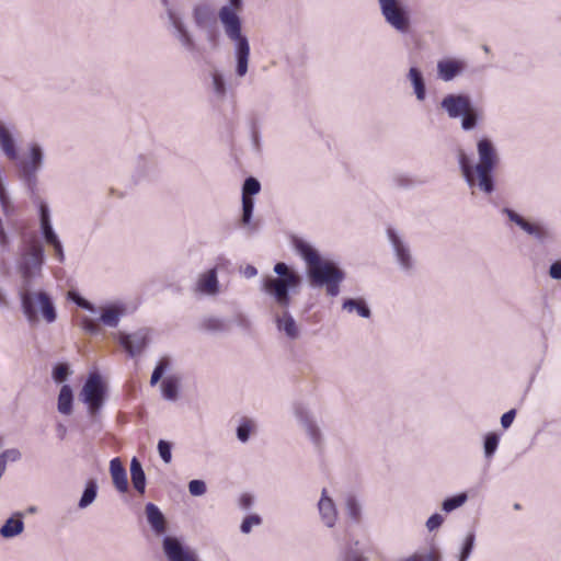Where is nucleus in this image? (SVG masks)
I'll return each mask as SVG.
<instances>
[{
    "label": "nucleus",
    "instance_id": "1",
    "mask_svg": "<svg viewBox=\"0 0 561 561\" xmlns=\"http://www.w3.org/2000/svg\"><path fill=\"white\" fill-rule=\"evenodd\" d=\"M273 270L277 277H265L262 282V290L283 310L275 316L277 330L288 339L297 340L300 336V330L288 308L291 304L290 293H295L300 286L301 276L284 262L276 263Z\"/></svg>",
    "mask_w": 561,
    "mask_h": 561
},
{
    "label": "nucleus",
    "instance_id": "2",
    "mask_svg": "<svg viewBox=\"0 0 561 561\" xmlns=\"http://www.w3.org/2000/svg\"><path fill=\"white\" fill-rule=\"evenodd\" d=\"M478 162L472 163L469 156L459 150L457 160L465 182L471 190H479L485 195L495 191L494 170L500 157L494 142L489 137H481L477 141Z\"/></svg>",
    "mask_w": 561,
    "mask_h": 561
},
{
    "label": "nucleus",
    "instance_id": "3",
    "mask_svg": "<svg viewBox=\"0 0 561 561\" xmlns=\"http://www.w3.org/2000/svg\"><path fill=\"white\" fill-rule=\"evenodd\" d=\"M291 244L296 253L307 264V275L310 285L314 288L325 287L330 297L340 294V285L345 278V273L331 260L322 259L318 250L307 240L293 237Z\"/></svg>",
    "mask_w": 561,
    "mask_h": 561
},
{
    "label": "nucleus",
    "instance_id": "4",
    "mask_svg": "<svg viewBox=\"0 0 561 561\" xmlns=\"http://www.w3.org/2000/svg\"><path fill=\"white\" fill-rule=\"evenodd\" d=\"M243 0H228L218 10V20L226 38L233 44L234 75L238 79L249 72L251 47L248 36L243 33L241 12Z\"/></svg>",
    "mask_w": 561,
    "mask_h": 561
},
{
    "label": "nucleus",
    "instance_id": "5",
    "mask_svg": "<svg viewBox=\"0 0 561 561\" xmlns=\"http://www.w3.org/2000/svg\"><path fill=\"white\" fill-rule=\"evenodd\" d=\"M23 314L32 325L41 320L53 323L57 319L56 306L53 298L44 290H32L31 287H21L19 291Z\"/></svg>",
    "mask_w": 561,
    "mask_h": 561
},
{
    "label": "nucleus",
    "instance_id": "6",
    "mask_svg": "<svg viewBox=\"0 0 561 561\" xmlns=\"http://www.w3.org/2000/svg\"><path fill=\"white\" fill-rule=\"evenodd\" d=\"M440 108L451 119L461 118V128L465 131L473 130L481 121V115L468 94H446L440 101Z\"/></svg>",
    "mask_w": 561,
    "mask_h": 561
},
{
    "label": "nucleus",
    "instance_id": "7",
    "mask_svg": "<svg viewBox=\"0 0 561 561\" xmlns=\"http://www.w3.org/2000/svg\"><path fill=\"white\" fill-rule=\"evenodd\" d=\"M44 160L43 148L38 144H31L27 153L16 162L18 176L31 196L37 193L38 173Z\"/></svg>",
    "mask_w": 561,
    "mask_h": 561
},
{
    "label": "nucleus",
    "instance_id": "8",
    "mask_svg": "<svg viewBox=\"0 0 561 561\" xmlns=\"http://www.w3.org/2000/svg\"><path fill=\"white\" fill-rule=\"evenodd\" d=\"M105 398L106 386L102 377L96 373L90 374L79 392V400L87 405V412L92 423L99 422Z\"/></svg>",
    "mask_w": 561,
    "mask_h": 561
},
{
    "label": "nucleus",
    "instance_id": "9",
    "mask_svg": "<svg viewBox=\"0 0 561 561\" xmlns=\"http://www.w3.org/2000/svg\"><path fill=\"white\" fill-rule=\"evenodd\" d=\"M380 13L385 22L400 34L411 30V13L403 0H378Z\"/></svg>",
    "mask_w": 561,
    "mask_h": 561
},
{
    "label": "nucleus",
    "instance_id": "10",
    "mask_svg": "<svg viewBox=\"0 0 561 561\" xmlns=\"http://www.w3.org/2000/svg\"><path fill=\"white\" fill-rule=\"evenodd\" d=\"M44 248L38 242L30 243L21 254L18 268L22 277L21 287H31L33 278L41 272L44 264Z\"/></svg>",
    "mask_w": 561,
    "mask_h": 561
},
{
    "label": "nucleus",
    "instance_id": "11",
    "mask_svg": "<svg viewBox=\"0 0 561 561\" xmlns=\"http://www.w3.org/2000/svg\"><path fill=\"white\" fill-rule=\"evenodd\" d=\"M502 213L505 214L510 221L518 226L525 233L533 237L538 243L545 244L554 239L552 229L542 221H530L517 214L511 208H503Z\"/></svg>",
    "mask_w": 561,
    "mask_h": 561
},
{
    "label": "nucleus",
    "instance_id": "12",
    "mask_svg": "<svg viewBox=\"0 0 561 561\" xmlns=\"http://www.w3.org/2000/svg\"><path fill=\"white\" fill-rule=\"evenodd\" d=\"M386 233L398 266L401 271L411 273L415 268L416 261L409 242L394 228H387Z\"/></svg>",
    "mask_w": 561,
    "mask_h": 561
},
{
    "label": "nucleus",
    "instance_id": "13",
    "mask_svg": "<svg viewBox=\"0 0 561 561\" xmlns=\"http://www.w3.org/2000/svg\"><path fill=\"white\" fill-rule=\"evenodd\" d=\"M293 413L297 423L305 431L310 442L317 448L321 447L323 443L322 432L308 405L304 402H295L293 404Z\"/></svg>",
    "mask_w": 561,
    "mask_h": 561
},
{
    "label": "nucleus",
    "instance_id": "14",
    "mask_svg": "<svg viewBox=\"0 0 561 561\" xmlns=\"http://www.w3.org/2000/svg\"><path fill=\"white\" fill-rule=\"evenodd\" d=\"M165 8L169 23L172 27L173 36L179 41L181 46L187 51L196 50V42L186 26L183 18L173 8H171L168 0H162Z\"/></svg>",
    "mask_w": 561,
    "mask_h": 561
},
{
    "label": "nucleus",
    "instance_id": "15",
    "mask_svg": "<svg viewBox=\"0 0 561 561\" xmlns=\"http://www.w3.org/2000/svg\"><path fill=\"white\" fill-rule=\"evenodd\" d=\"M116 339L130 357H136L148 346L150 335L148 329H139L133 333L119 332Z\"/></svg>",
    "mask_w": 561,
    "mask_h": 561
},
{
    "label": "nucleus",
    "instance_id": "16",
    "mask_svg": "<svg viewBox=\"0 0 561 561\" xmlns=\"http://www.w3.org/2000/svg\"><path fill=\"white\" fill-rule=\"evenodd\" d=\"M194 291L207 297H215L221 293L217 266H214L197 276L194 285Z\"/></svg>",
    "mask_w": 561,
    "mask_h": 561
},
{
    "label": "nucleus",
    "instance_id": "17",
    "mask_svg": "<svg viewBox=\"0 0 561 561\" xmlns=\"http://www.w3.org/2000/svg\"><path fill=\"white\" fill-rule=\"evenodd\" d=\"M467 61L460 58H444L437 61L436 71L439 80L450 82L467 69Z\"/></svg>",
    "mask_w": 561,
    "mask_h": 561
},
{
    "label": "nucleus",
    "instance_id": "18",
    "mask_svg": "<svg viewBox=\"0 0 561 561\" xmlns=\"http://www.w3.org/2000/svg\"><path fill=\"white\" fill-rule=\"evenodd\" d=\"M163 550L169 561H197L196 554L186 550L174 537L163 539Z\"/></svg>",
    "mask_w": 561,
    "mask_h": 561
},
{
    "label": "nucleus",
    "instance_id": "19",
    "mask_svg": "<svg viewBox=\"0 0 561 561\" xmlns=\"http://www.w3.org/2000/svg\"><path fill=\"white\" fill-rule=\"evenodd\" d=\"M0 148L9 160H18V145L13 127L2 121H0Z\"/></svg>",
    "mask_w": 561,
    "mask_h": 561
},
{
    "label": "nucleus",
    "instance_id": "20",
    "mask_svg": "<svg viewBox=\"0 0 561 561\" xmlns=\"http://www.w3.org/2000/svg\"><path fill=\"white\" fill-rule=\"evenodd\" d=\"M318 510L322 523L329 528L334 527L337 520V510L334 501L328 495L327 489L321 492Z\"/></svg>",
    "mask_w": 561,
    "mask_h": 561
},
{
    "label": "nucleus",
    "instance_id": "21",
    "mask_svg": "<svg viewBox=\"0 0 561 561\" xmlns=\"http://www.w3.org/2000/svg\"><path fill=\"white\" fill-rule=\"evenodd\" d=\"M100 321L108 328H116L121 318L126 314V307L123 304H112L98 309Z\"/></svg>",
    "mask_w": 561,
    "mask_h": 561
},
{
    "label": "nucleus",
    "instance_id": "22",
    "mask_svg": "<svg viewBox=\"0 0 561 561\" xmlns=\"http://www.w3.org/2000/svg\"><path fill=\"white\" fill-rule=\"evenodd\" d=\"M407 79L409 80L413 94L419 102H424L427 96L426 83L422 70L417 67H410Z\"/></svg>",
    "mask_w": 561,
    "mask_h": 561
},
{
    "label": "nucleus",
    "instance_id": "23",
    "mask_svg": "<svg viewBox=\"0 0 561 561\" xmlns=\"http://www.w3.org/2000/svg\"><path fill=\"white\" fill-rule=\"evenodd\" d=\"M110 472L115 488L124 493L128 490V480L126 470L119 458L110 461Z\"/></svg>",
    "mask_w": 561,
    "mask_h": 561
},
{
    "label": "nucleus",
    "instance_id": "24",
    "mask_svg": "<svg viewBox=\"0 0 561 561\" xmlns=\"http://www.w3.org/2000/svg\"><path fill=\"white\" fill-rule=\"evenodd\" d=\"M145 512H146L147 520L150 524L152 530L157 535L163 534L167 529V526H165V518H164L162 512L160 511V508L153 503H148V504H146Z\"/></svg>",
    "mask_w": 561,
    "mask_h": 561
},
{
    "label": "nucleus",
    "instance_id": "25",
    "mask_svg": "<svg viewBox=\"0 0 561 561\" xmlns=\"http://www.w3.org/2000/svg\"><path fill=\"white\" fill-rule=\"evenodd\" d=\"M192 16L196 27L199 30H204L215 22L214 12L206 3L194 5Z\"/></svg>",
    "mask_w": 561,
    "mask_h": 561
},
{
    "label": "nucleus",
    "instance_id": "26",
    "mask_svg": "<svg viewBox=\"0 0 561 561\" xmlns=\"http://www.w3.org/2000/svg\"><path fill=\"white\" fill-rule=\"evenodd\" d=\"M130 479L134 489L142 494L146 489V474L140 461L136 457L130 461Z\"/></svg>",
    "mask_w": 561,
    "mask_h": 561
},
{
    "label": "nucleus",
    "instance_id": "27",
    "mask_svg": "<svg viewBox=\"0 0 561 561\" xmlns=\"http://www.w3.org/2000/svg\"><path fill=\"white\" fill-rule=\"evenodd\" d=\"M73 392L69 385H64L58 394L57 410L59 413L69 415L72 413Z\"/></svg>",
    "mask_w": 561,
    "mask_h": 561
},
{
    "label": "nucleus",
    "instance_id": "28",
    "mask_svg": "<svg viewBox=\"0 0 561 561\" xmlns=\"http://www.w3.org/2000/svg\"><path fill=\"white\" fill-rule=\"evenodd\" d=\"M342 308L348 312H356L359 317L365 318V319H367L371 316L370 308L368 307L366 301L362 298L345 299L342 305Z\"/></svg>",
    "mask_w": 561,
    "mask_h": 561
},
{
    "label": "nucleus",
    "instance_id": "29",
    "mask_svg": "<svg viewBox=\"0 0 561 561\" xmlns=\"http://www.w3.org/2000/svg\"><path fill=\"white\" fill-rule=\"evenodd\" d=\"M256 422L249 417H241L236 430L237 438L241 443H247L251 434L256 432Z\"/></svg>",
    "mask_w": 561,
    "mask_h": 561
},
{
    "label": "nucleus",
    "instance_id": "30",
    "mask_svg": "<svg viewBox=\"0 0 561 561\" xmlns=\"http://www.w3.org/2000/svg\"><path fill=\"white\" fill-rule=\"evenodd\" d=\"M201 328L211 333L226 332L229 330L228 322L219 317L209 316L201 321Z\"/></svg>",
    "mask_w": 561,
    "mask_h": 561
},
{
    "label": "nucleus",
    "instance_id": "31",
    "mask_svg": "<svg viewBox=\"0 0 561 561\" xmlns=\"http://www.w3.org/2000/svg\"><path fill=\"white\" fill-rule=\"evenodd\" d=\"M254 210V199L250 196H242V216L241 225L248 227L250 231H254L256 226L252 222Z\"/></svg>",
    "mask_w": 561,
    "mask_h": 561
},
{
    "label": "nucleus",
    "instance_id": "32",
    "mask_svg": "<svg viewBox=\"0 0 561 561\" xmlns=\"http://www.w3.org/2000/svg\"><path fill=\"white\" fill-rule=\"evenodd\" d=\"M24 529V523L21 518H9L0 528V535L3 538H13L20 535Z\"/></svg>",
    "mask_w": 561,
    "mask_h": 561
},
{
    "label": "nucleus",
    "instance_id": "33",
    "mask_svg": "<svg viewBox=\"0 0 561 561\" xmlns=\"http://www.w3.org/2000/svg\"><path fill=\"white\" fill-rule=\"evenodd\" d=\"M345 512L353 523L358 524L362 519V504L356 496L348 494L345 497Z\"/></svg>",
    "mask_w": 561,
    "mask_h": 561
},
{
    "label": "nucleus",
    "instance_id": "34",
    "mask_svg": "<svg viewBox=\"0 0 561 561\" xmlns=\"http://www.w3.org/2000/svg\"><path fill=\"white\" fill-rule=\"evenodd\" d=\"M153 170V162L144 157V156H140L137 158L136 162H135V174L134 176L136 178L137 181H141L142 179L147 178L151 171Z\"/></svg>",
    "mask_w": 561,
    "mask_h": 561
},
{
    "label": "nucleus",
    "instance_id": "35",
    "mask_svg": "<svg viewBox=\"0 0 561 561\" xmlns=\"http://www.w3.org/2000/svg\"><path fill=\"white\" fill-rule=\"evenodd\" d=\"M161 391L164 399L175 401L179 394V380L175 377H168L161 383Z\"/></svg>",
    "mask_w": 561,
    "mask_h": 561
},
{
    "label": "nucleus",
    "instance_id": "36",
    "mask_svg": "<svg viewBox=\"0 0 561 561\" xmlns=\"http://www.w3.org/2000/svg\"><path fill=\"white\" fill-rule=\"evenodd\" d=\"M474 543H476V534L473 531H469L465 536V538L461 542L460 550L457 556L458 561H468V559L470 558V556L473 551Z\"/></svg>",
    "mask_w": 561,
    "mask_h": 561
},
{
    "label": "nucleus",
    "instance_id": "37",
    "mask_svg": "<svg viewBox=\"0 0 561 561\" xmlns=\"http://www.w3.org/2000/svg\"><path fill=\"white\" fill-rule=\"evenodd\" d=\"M96 494H98V484L94 480H90L87 483L85 489L82 493V496L78 503L79 508H87L89 505H91L94 502Z\"/></svg>",
    "mask_w": 561,
    "mask_h": 561
},
{
    "label": "nucleus",
    "instance_id": "38",
    "mask_svg": "<svg viewBox=\"0 0 561 561\" xmlns=\"http://www.w3.org/2000/svg\"><path fill=\"white\" fill-rule=\"evenodd\" d=\"M468 500L466 492L458 493L454 496L447 497L442 503V510L446 513H450L460 506H462Z\"/></svg>",
    "mask_w": 561,
    "mask_h": 561
},
{
    "label": "nucleus",
    "instance_id": "39",
    "mask_svg": "<svg viewBox=\"0 0 561 561\" xmlns=\"http://www.w3.org/2000/svg\"><path fill=\"white\" fill-rule=\"evenodd\" d=\"M499 443L500 436L496 433L491 432L485 435L483 440V453L486 459H491L494 456L499 447Z\"/></svg>",
    "mask_w": 561,
    "mask_h": 561
},
{
    "label": "nucleus",
    "instance_id": "40",
    "mask_svg": "<svg viewBox=\"0 0 561 561\" xmlns=\"http://www.w3.org/2000/svg\"><path fill=\"white\" fill-rule=\"evenodd\" d=\"M0 208L2 211V215L10 219L18 215V205L13 201L10 193L8 195H4L3 197H0Z\"/></svg>",
    "mask_w": 561,
    "mask_h": 561
},
{
    "label": "nucleus",
    "instance_id": "41",
    "mask_svg": "<svg viewBox=\"0 0 561 561\" xmlns=\"http://www.w3.org/2000/svg\"><path fill=\"white\" fill-rule=\"evenodd\" d=\"M211 84H213L214 93L218 98L224 99L227 94V85H226L225 77L221 72L214 71L211 73Z\"/></svg>",
    "mask_w": 561,
    "mask_h": 561
},
{
    "label": "nucleus",
    "instance_id": "42",
    "mask_svg": "<svg viewBox=\"0 0 561 561\" xmlns=\"http://www.w3.org/2000/svg\"><path fill=\"white\" fill-rule=\"evenodd\" d=\"M261 191V183L253 176H249L245 179L242 186V196L253 197L259 194Z\"/></svg>",
    "mask_w": 561,
    "mask_h": 561
},
{
    "label": "nucleus",
    "instance_id": "43",
    "mask_svg": "<svg viewBox=\"0 0 561 561\" xmlns=\"http://www.w3.org/2000/svg\"><path fill=\"white\" fill-rule=\"evenodd\" d=\"M170 362L167 357L161 358L157 366L154 367L151 378H150V385L154 386L163 376V374L169 368Z\"/></svg>",
    "mask_w": 561,
    "mask_h": 561
},
{
    "label": "nucleus",
    "instance_id": "44",
    "mask_svg": "<svg viewBox=\"0 0 561 561\" xmlns=\"http://www.w3.org/2000/svg\"><path fill=\"white\" fill-rule=\"evenodd\" d=\"M262 524V518L257 514L248 515L243 518L240 525V531L242 534H250L254 526H259Z\"/></svg>",
    "mask_w": 561,
    "mask_h": 561
},
{
    "label": "nucleus",
    "instance_id": "45",
    "mask_svg": "<svg viewBox=\"0 0 561 561\" xmlns=\"http://www.w3.org/2000/svg\"><path fill=\"white\" fill-rule=\"evenodd\" d=\"M42 236L47 244L56 243L59 240L57 233L55 232L51 221L39 224Z\"/></svg>",
    "mask_w": 561,
    "mask_h": 561
},
{
    "label": "nucleus",
    "instance_id": "46",
    "mask_svg": "<svg viewBox=\"0 0 561 561\" xmlns=\"http://www.w3.org/2000/svg\"><path fill=\"white\" fill-rule=\"evenodd\" d=\"M70 375V369L67 364H58L53 369V379L60 383L64 382Z\"/></svg>",
    "mask_w": 561,
    "mask_h": 561
},
{
    "label": "nucleus",
    "instance_id": "47",
    "mask_svg": "<svg viewBox=\"0 0 561 561\" xmlns=\"http://www.w3.org/2000/svg\"><path fill=\"white\" fill-rule=\"evenodd\" d=\"M172 446L169 442L167 440H163V439H160L159 443H158V453H159V456L161 457V459L165 462V463H169L171 462V459H172Z\"/></svg>",
    "mask_w": 561,
    "mask_h": 561
},
{
    "label": "nucleus",
    "instance_id": "48",
    "mask_svg": "<svg viewBox=\"0 0 561 561\" xmlns=\"http://www.w3.org/2000/svg\"><path fill=\"white\" fill-rule=\"evenodd\" d=\"M188 491L193 496H202L206 493V483L203 480H192L188 483Z\"/></svg>",
    "mask_w": 561,
    "mask_h": 561
},
{
    "label": "nucleus",
    "instance_id": "49",
    "mask_svg": "<svg viewBox=\"0 0 561 561\" xmlns=\"http://www.w3.org/2000/svg\"><path fill=\"white\" fill-rule=\"evenodd\" d=\"M81 328L84 332L92 334V335L98 334L100 332L99 324L94 320H92L88 317H83L81 319Z\"/></svg>",
    "mask_w": 561,
    "mask_h": 561
},
{
    "label": "nucleus",
    "instance_id": "50",
    "mask_svg": "<svg viewBox=\"0 0 561 561\" xmlns=\"http://www.w3.org/2000/svg\"><path fill=\"white\" fill-rule=\"evenodd\" d=\"M392 182L397 187L408 188L413 185V181L403 173H396L392 175Z\"/></svg>",
    "mask_w": 561,
    "mask_h": 561
},
{
    "label": "nucleus",
    "instance_id": "51",
    "mask_svg": "<svg viewBox=\"0 0 561 561\" xmlns=\"http://www.w3.org/2000/svg\"><path fill=\"white\" fill-rule=\"evenodd\" d=\"M443 523L444 517L440 514L435 513L428 517L425 525L428 531H434L438 529L443 525Z\"/></svg>",
    "mask_w": 561,
    "mask_h": 561
},
{
    "label": "nucleus",
    "instance_id": "52",
    "mask_svg": "<svg viewBox=\"0 0 561 561\" xmlns=\"http://www.w3.org/2000/svg\"><path fill=\"white\" fill-rule=\"evenodd\" d=\"M39 211V224L49 222L50 221V211L49 207L45 202H41L38 205Z\"/></svg>",
    "mask_w": 561,
    "mask_h": 561
},
{
    "label": "nucleus",
    "instance_id": "53",
    "mask_svg": "<svg viewBox=\"0 0 561 561\" xmlns=\"http://www.w3.org/2000/svg\"><path fill=\"white\" fill-rule=\"evenodd\" d=\"M516 416V411L514 409L505 412L502 416H501V425L503 428H508L512 423L514 422V419Z\"/></svg>",
    "mask_w": 561,
    "mask_h": 561
},
{
    "label": "nucleus",
    "instance_id": "54",
    "mask_svg": "<svg viewBox=\"0 0 561 561\" xmlns=\"http://www.w3.org/2000/svg\"><path fill=\"white\" fill-rule=\"evenodd\" d=\"M9 244H10V237L4 228L2 218H0V248L5 249L7 247H9Z\"/></svg>",
    "mask_w": 561,
    "mask_h": 561
},
{
    "label": "nucleus",
    "instance_id": "55",
    "mask_svg": "<svg viewBox=\"0 0 561 561\" xmlns=\"http://www.w3.org/2000/svg\"><path fill=\"white\" fill-rule=\"evenodd\" d=\"M549 276L552 279L561 280V261H556L550 265Z\"/></svg>",
    "mask_w": 561,
    "mask_h": 561
},
{
    "label": "nucleus",
    "instance_id": "56",
    "mask_svg": "<svg viewBox=\"0 0 561 561\" xmlns=\"http://www.w3.org/2000/svg\"><path fill=\"white\" fill-rule=\"evenodd\" d=\"M75 301L79 307L90 311L91 313L98 312V308L93 304H91L90 301H88L87 299H84L82 297H78Z\"/></svg>",
    "mask_w": 561,
    "mask_h": 561
},
{
    "label": "nucleus",
    "instance_id": "57",
    "mask_svg": "<svg viewBox=\"0 0 561 561\" xmlns=\"http://www.w3.org/2000/svg\"><path fill=\"white\" fill-rule=\"evenodd\" d=\"M49 245L53 247L58 262L62 263L65 261V253H64V247H62L61 241L57 240L56 243H50Z\"/></svg>",
    "mask_w": 561,
    "mask_h": 561
},
{
    "label": "nucleus",
    "instance_id": "58",
    "mask_svg": "<svg viewBox=\"0 0 561 561\" xmlns=\"http://www.w3.org/2000/svg\"><path fill=\"white\" fill-rule=\"evenodd\" d=\"M233 321L238 327H240L244 330H248L250 328V320L248 319L247 316H244L242 313L236 314Z\"/></svg>",
    "mask_w": 561,
    "mask_h": 561
},
{
    "label": "nucleus",
    "instance_id": "59",
    "mask_svg": "<svg viewBox=\"0 0 561 561\" xmlns=\"http://www.w3.org/2000/svg\"><path fill=\"white\" fill-rule=\"evenodd\" d=\"M421 561H440L439 556L436 552H420Z\"/></svg>",
    "mask_w": 561,
    "mask_h": 561
},
{
    "label": "nucleus",
    "instance_id": "60",
    "mask_svg": "<svg viewBox=\"0 0 561 561\" xmlns=\"http://www.w3.org/2000/svg\"><path fill=\"white\" fill-rule=\"evenodd\" d=\"M253 503V499L251 495L249 494H243L241 497H240V506L244 510L247 508H250L251 505Z\"/></svg>",
    "mask_w": 561,
    "mask_h": 561
},
{
    "label": "nucleus",
    "instance_id": "61",
    "mask_svg": "<svg viewBox=\"0 0 561 561\" xmlns=\"http://www.w3.org/2000/svg\"><path fill=\"white\" fill-rule=\"evenodd\" d=\"M251 138H252L253 147L256 150H259L260 149V133L255 127L252 128Z\"/></svg>",
    "mask_w": 561,
    "mask_h": 561
},
{
    "label": "nucleus",
    "instance_id": "62",
    "mask_svg": "<svg viewBox=\"0 0 561 561\" xmlns=\"http://www.w3.org/2000/svg\"><path fill=\"white\" fill-rule=\"evenodd\" d=\"M243 275L247 278H252L257 275V270L253 265H248L243 271Z\"/></svg>",
    "mask_w": 561,
    "mask_h": 561
},
{
    "label": "nucleus",
    "instance_id": "63",
    "mask_svg": "<svg viewBox=\"0 0 561 561\" xmlns=\"http://www.w3.org/2000/svg\"><path fill=\"white\" fill-rule=\"evenodd\" d=\"M7 306H8L7 296H5L4 291L2 290V288L0 287V307H7Z\"/></svg>",
    "mask_w": 561,
    "mask_h": 561
},
{
    "label": "nucleus",
    "instance_id": "64",
    "mask_svg": "<svg viewBox=\"0 0 561 561\" xmlns=\"http://www.w3.org/2000/svg\"><path fill=\"white\" fill-rule=\"evenodd\" d=\"M58 432L60 433V438H64V435L66 433V427L64 425L59 424Z\"/></svg>",
    "mask_w": 561,
    "mask_h": 561
}]
</instances>
